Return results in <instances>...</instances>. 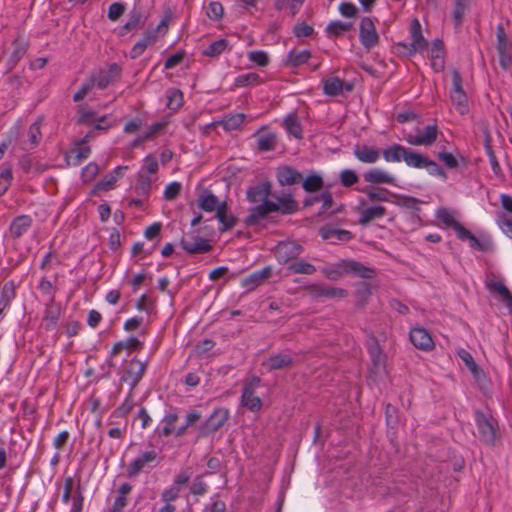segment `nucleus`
<instances>
[{
  "label": "nucleus",
  "mask_w": 512,
  "mask_h": 512,
  "mask_svg": "<svg viewBox=\"0 0 512 512\" xmlns=\"http://www.w3.org/2000/svg\"><path fill=\"white\" fill-rule=\"evenodd\" d=\"M276 178L281 186H291L303 180V176L291 166H280L276 170Z\"/></svg>",
  "instance_id": "22"
},
{
  "label": "nucleus",
  "mask_w": 512,
  "mask_h": 512,
  "mask_svg": "<svg viewBox=\"0 0 512 512\" xmlns=\"http://www.w3.org/2000/svg\"><path fill=\"white\" fill-rule=\"evenodd\" d=\"M305 0H275L274 7L276 10H283L286 7H289L291 10V14L294 16L299 11Z\"/></svg>",
  "instance_id": "60"
},
{
  "label": "nucleus",
  "mask_w": 512,
  "mask_h": 512,
  "mask_svg": "<svg viewBox=\"0 0 512 512\" xmlns=\"http://www.w3.org/2000/svg\"><path fill=\"white\" fill-rule=\"evenodd\" d=\"M260 378L253 376L244 384L241 395V404L252 412L259 411L262 407V401L258 396H255V390L260 385Z\"/></svg>",
  "instance_id": "6"
},
{
  "label": "nucleus",
  "mask_w": 512,
  "mask_h": 512,
  "mask_svg": "<svg viewBox=\"0 0 512 512\" xmlns=\"http://www.w3.org/2000/svg\"><path fill=\"white\" fill-rule=\"evenodd\" d=\"M169 16H165L160 23L152 29H148L143 37L135 43L130 50V58L137 59L140 57L146 48L156 43L160 36H164L168 31Z\"/></svg>",
  "instance_id": "1"
},
{
  "label": "nucleus",
  "mask_w": 512,
  "mask_h": 512,
  "mask_svg": "<svg viewBox=\"0 0 512 512\" xmlns=\"http://www.w3.org/2000/svg\"><path fill=\"white\" fill-rule=\"evenodd\" d=\"M167 108L173 111L180 109L184 103L183 92L177 88H169L166 91Z\"/></svg>",
  "instance_id": "45"
},
{
  "label": "nucleus",
  "mask_w": 512,
  "mask_h": 512,
  "mask_svg": "<svg viewBox=\"0 0 512 512\" xmlns=\"http://www.w3.org/2000/svg\"><path fill=\"white\" fill-rule=\"evenodd\" d=\"M277 200L278 202H274V206L276 207V212H280L282 215H291L299 208L297 201L293 199L291 194L278 197Z\"/></svg>",
  "instance_id": "36"
},
{
  "label": "nucleus",
  "mask_w": 512,
  "mask_h": 512,
  "mask_svg": "<svg viewBox=\"0 0 512 512\" xmlns=\"http://www.w3.org/2000/svg\"><path fill=\"white\" fill-rule=\"evenodd\" d=\"M496 50L499 58V65L508 70L512 64V41L508 38L503 24L496 28Z\"/></svg>",
  "instance_id": "2"
},
{
  "label": "nucleus",
  "mask_w": 512,
  "mask_h": 512,
  "mask_svg": "<svg viewBox=\"0 0 512 512\" xmlns=\"http://www.w3.org/2000/svg\"><path fill=\"white\" fill-rule=\"evenodd\" d=\"M41 121L37 120L29 126L27 131V139L20 142V148L28 151L34 149L41 141Z\"/></svg>",
  "instance_id": "27"
},
{
  "label": "nucleus",
  "mask_w": 512,
  "mask_h": 512,
  "mask_svg": "<svg viewBox=\"0 0 512 512\" xmlns=\"http://www.w3.org/2000/svg\"><path fill=\"white\" fill-rule=\"evenodd\" d=\"M276 212L273 201H264L257 206L249 209V214L244 219L247 227H254L262 224L263 221L270 219V213Z\"/></svg>",
  "instance_id": "9"
},
{
  "label": "nucleus",
  "mask_w": 512,
  "mask_h": 512,
  "mask_svg": "<svg viewBox=\"0 0 512 512\" xmlns=\"http://www.w3.org/2000/svg\"><path fill=\"white\" fill-rule=\"evenodd\" d=\"M353 24L340 20L332 21L326 27V34L329 38H337L352 29Z\"/></svg>",
  "instance_id": "44"
},
{
  "label": "nucleus",
  "mask_w": 512,
  "mask_h": 512,
  "mask_svg": "<svg viewBox=\"0 0 512 512\" xmlns=\"http://www.w3.org/2000/svg\"><path fill=\"white\" fill-rule=\"evenodd\" d=\"M302 251L303 247L300 244L294 241H286L280 242L276 246L275 255L280 263H288L297 260Z\"/></svg>",
  "instance_id": "13"
},
{
  "label": "nucleus",
  "mask_w": 512,
  "mask_h": 512,
  "mask_svg": "<svg viewBox=\"0 0 512 512\" xmlns=\"http://www.w3.org/2000/svg\"><path fill=\"white\" fill-rule=\"evenodd\" d=\"M151 190V180L149 177L139 175L135 185V193L143 198H147Z\"/></svg>",
  "instance_id": "59"
},
{
  "label": "nucleus",
  "mask_w": 512,
  "mask_h": 512,
  "mask_svg": "<svg viewBox=\"0 0 512 512\" xmlns=\"http://www.w3.org/2000/svg\"><path fill=\"white\" fill-rule=\"evenodd\" d=\"M272 274L270 267H264L261 270L254 271L242 280V286L247 290H253L268 279Z\"/></svg>",
  "instance_id": "29"
},
{
  "label": "nucleus",
  "mask_w": 512,
  "mask_h": 512,
  "mask_svg": "<svg viewBox=\"0 0 512 512\" xmlns=\"http://www.w3.org/2000/svg\"><path fill=\"white\" fill-rule=\"evenodd\" d=\"M359 39L361 44L367 50L375 47L379 43V35L376 31L374 21L370 17H363L359 26Z\"/></svg>",
  "instance_id": "10"
},
{
  "label": "nucleus",
  "mask_w": 512,
  "mask_h": 512,
  "mask_svg": "<svg viewBox=\"0 0 512 512\" xmlns=\"http://www.w3.org/2000/svg\"><path fill=\"white\" fill-rule=\"evenodd\" d=\"M146 371V363L133 358L129 363V368L126 370L127 378H132V387H135L142 379Z\"/></svg>",
  "instance_id": "37"
},
{
  "label": "nucleus",
  "mask_w": 512,
  "mask_h": 512,
  "mask_svg": "<svg viewBox=\"0 0 512 512\" xmlns=\"http://www.w3.org/2000/svg\"><path fill=\"white\" fill-rule=\"evenodd\" d=\"M292 365L293 359L287 353L272 354L267 361L263 363V366L266 367L268 371L280 370L291 367Z\"/></svg>",
  "instance_id": "30"
},
{
  "label": "nucleus",
  "mask_w": 512,
  "mask_h": 512,
  "mask_svg": "<svg viewBox=\"0 0 512 512\" xmlns=\"http://www.w3.org/2000/svg\"><path fill=\"white\" fill-rule=\"evenodd\" d=\"M142 21V13L140 10L133 9L130 12L128 21L119 29V36H125L128 32L136 29Z\"/></svg>",
  "instance_id": "48"
},
{
  "label": "nucleus",
  "mask_w": 512,
  "mask_h": 512,
  "mask_svg": "<svg viewBox=\"0 0 512 512\" xmlns=\"http://www.w3.org/2000/svg\"><path fill=\"white\" fill-rule=\"evenodd\" d=\"M246 119L244 113H235L225 115L221 121L216 124L221 125L225 131H233L238 129Z\"/></svg>",
  "instance_id": "39"
},
{
  "label": "nucleus",
  "mask_w": 512,
  "mask_h": 512,
  "mask_svg": "<svg viewBox=\"0 0 512 512\" xmlns=\"http://www.w3.org/2000/svg\"><path fill=\"white\" fill-rule=\"evenodd\" d=\"M255 136L257 137V148L261 152L272 151L277 145V135L274 132L266 131V127L259 129Z\"/></svg>",
  "instance_id": "25"
},
{
  "label": "nucleus",
  "mask_w": 512,
  "mask_h": 512,
  "mask_svg": "<svg viewBox=\"0 0 512 512\" xmlns=\"http://www.w3.org/2000/svg\"><path fill=\"white\" fill-rule=\"evenodd\" d=\"M224 8L222 4L218 1H211L208 4L206 15L209 19L213 21H218L223 17Z\"/></svg>",
  "instance_id": "62"
},
{
  "label": "nucleus",
  "mask_w": 512,
  "mask_h": 512,
  "mask_svg": "<svg viewBox=\"0 0 512 512\" xmlns=\"http://www.w3.org/2000/svg\"><path fill=\"white\" fill-rule=\"evenodd\" d=\"M409 339L415 348L422 351H431L435 347L432 336L422 327L412 328L409 333Z\"/></svg>",
  "instance_id": "14"
},
{
  "label": "nucleus",
  "mask_w": 512,
  "mask_h": 512,
  "mask_svg": "<svg viewBox=\"0 0 512 512\" xmlns=\"http://www.w3.org/2000/svg\"><path fill=\"white\" fill-rule=\"evenodd\" d=\"M387 214V209L382 205H376L364 208L360 211L358 223L361 226H366L368 223L375 219L384 217Z\"/></svg>",
  "instance_id": "33"
},
{
  "label": "nucleus",
  "mask_w": 512,
  "mask_h": 512,
  "mask_svg": "<svg viewBox=\"0 0 512 512\" xmlns=\"http://www.w3.org/2000/svg\"><path fill=\"white\" fill-rule=\"evenodd\" d=\"M475 421L482 440L494 444L498 436V423L493 416L477 411Z\"/></svg>",
  "instance_id": "3"
},
{
  "label": "nucleus",
  "mask_w": 512,
  "mask_h": 512,
  "mask_svg": "<svg viewBox=\"0 0 512 512\" xmlns=\"http://www.w3.org/2000/svg\"><path fill=\"white\" fill-rule=\"evenodd\" d=\"M392 202L399 207H403V208H407V209H411V210H415V211L420 210L419 205L422 203V201L419 200L418 198H415L412 196H407V195L396 194V193H395V195H393Z\"/></svg>",
  "instance_id": "46"
},
{
  "label": "nucleus",
  "mask_w": 512,
  "mask_h": 512,
  "mask_svg": "<svg viewBox=\"0 0 512 512\" xmlns=\"http://www.w3.org/2000/svg\"><path fill=\"white\" fill-rule=\"evenodd\" d=\"M323 92L327 96H338L343 92L344 81L338 77H330L322 80Z\"/></svg>",
  "instance_id": "40"
},
{
  "label": "nucleus",
  "mask_w": 512,
  "mask_h": 512,
  "mask_svg": "<svg viewBox=\"0 0 512 512\" xmlns=\"http://www.w3.org/2000/svg\"><path fill=\"white\" fill-rule=\"evenodd\" d=\"M287 270L293 274L313 275L316 272V267L303 259H297L288 264Z\"/></svg>",
  "instance_id": "43"
},
{
  "label": "nucleus",
  "mask_w": 512,
  "mask_h": 512,
  "mask_svg": "<svg viewBox=\"0 0 512 512\" xmlns=\"http://www.w3.org/2000/svg\"><path fill=\"white\" fill-rule=\"evenodd\" d=\"M228 46V40L221 38L211 43L202 54L206 57H218L222 54Z\"/></svg>",
  "instance_id": "51"
},
{
  "label": "nucleus",
  "mask_w": 512,
  "mask_h": 512,
  "mask_svg": "<svg viewBox=\"0 0 512 512\" xmlns=\"http://www.w3.org/2000/svg\"><path fill=\"white\" fill-rule=\"evenodd\" d=\"M90 152V147H81L77 145L66 154V161L68 165L79 166L83 160L89 157Z\"/></svg>",
  "instance_id": "38"
},
{
  "label": "nucleus",
  "mask_w": 512,
  "mask_h": 512,
  "mask_svg": "<svg viewBox=\"0 0 512 512\" xmlns=\"http://www.w3.org/2000/svg\"><path fill=\"white\" fill-rule=\"evenodd\" d=\"M132 486L129 483H123L119 486L117 490V496L114 500V503L111 507L114 511L123 512L124 508L128 504L127 495L131 492Z\"/></svg>",
  "instance_id": "41"
},
{
  "label": "nucleus",
  "mask_w": 512,
  "mask_h": 512,
  "mask_svg": "<svg viewBox=\"0 0 512 512\" xmlns=\"http://www.w3.org/2000/svg\"><path fill=\"white\" fill-rule=\"evenodd\" d=\"M61 315V305L55 302L54 296L51 297L49 303L46 304L44 315L42 318V325L45 330L50 331L55 329Z\"/></svg>",
  "instance_id": "20"
},
{
  "label": "nucleus",
  "mask_w": 512,
  "mask_h": 512,
  "mask_svg": "<svg viewBox=\"0 0 512 512\" xmlns=\"http://www.w3.org/2000/svg\"><path fill=\"white\" fill-rule=\"evenodd\" d=\"M261 82V78L257 73L250 72L247 74H241L235 78L234 85L236 87H245L252 84H258Z\"/></svg>",
  "instance_id": "57"
},
{
  "label": "nucleus",
  "mask_w": 512,
  "mask_h": 512,
  "mask_svg": "<svg viewBox=\"0 0 512 512\" xmlns=\"http://www.w3.org/2000/svg\"><path fill=\"white\" fill-rule=\"evenodd\" d=\"M410 34L412 42L409 45L400 44L401 46L408 49L409 54L421 52L427 48V41L422 35L421 25L418 19H414L411 22Z\"/></svg>",
  "instance_id": "15"
},
{
  "label": "nucleus",
  "mask_w": 512,
  "mask_h": 512,
  "mask_svg": "<svg viewBox=\"0 0 512 512\" xmlns=\"http://www.w3.org/2000/svg\"><path fill=\"white\" fill-rule=\"evenodd\" d=\"M363 178L365 182L372 184H395V178L379 168L367 170L364 172Z\"/></svg>",
  "instance_id": "31"
},
{
  "label": "nucleus",
  "mask_w": 512,
  "mask_h": 512,
  "mask_svg": "<svg viewBox=\"0 0 512 512\" xmlns=\"http://www.w3.org/2000/svg\"><path fill=\"white\" fill-rule=\"evenodd\" d=\"M317 202L318 203L322 202V206L318 211V215L322 216V215L326 214L332 208L333 203H334L332 193L330 191H323L322 193H320L318 195L307 197L304 200V206L310 207Z\"/></svg>",
  "instance_id": "24"
},
{
  "label": "nucleus",
  "mask_w": 512,
  "mask_h": 512,
  "mask_svg": "<svg viewBox=\"0 0 512 512\" xmlns=\"http://www.w3.org/2000/svg\"><path fill=\"white\" fill-rule=\"evenodd\" d=\"M228 205L226 201L221 202L219 209H217V213L215 217L221 224L219 228L220 232H224L232 229L238 222L237 217L234 215H228Z\"/></svg>",
  "instance_id": "34"
},
{
  "label": "nucleus",
  "mask_w": 512,
  "mask_h": 512,
  "mask_svg": "<svg viewBox=\"0 0 512 512\" xmlns=\"http://www.w3.org/2000/svg\"><path fill=\"white\" fill-rule=\"evenodd\" d=\"M470 2L471 0H455L452 19L456 27H461Z\"/></svg>",
  "instance_id": "47"
},
{
  "label": "nucleus",
  "mask_w": 512,
  "mask_h": 512,
  "mask_svg": "<svg viewBox=\"0 0 512 512\" xmlns=\"http://www.w3.org/2000/svg\"><path fill=\"white\" fill-rule=\"evenodd\" d=\"M271 193V185L269 182H261L247 190V199L252 203H263L269 201L268 196Z\"/></svg>",
  "instance_id": "28"
},
{
  "label": "nucleus",
  "mask_w": 512,
  "mask_h": 512,
  "mask_svg": "<svg viewBox=\"0 0 512 512\" xmlns=\"http://www.w3.org/2000/svg\"><path fill=\"white\" fill-rule=\"evenodd\" d=\"M229 410L224 407L216 408L212 414L201 424L199 437H207L218 431L228 420Z\"/></svg>",
  "instance_id": "5"
},
{
  "label": "nucleus",
  "mask_w": 512,
  "mask_h": 512,
  "mask_svg": "<svg viewBox=\"0 0 512 512\" xmlns=\"http://www.w3.org/2000/svg\"><path fill=\"white\" fill-rule=\"evenodd\" d=\"M381 154L387 162H400L403 160L407 166L412 167L417 152L400 144H392L383 149Z\"/></svg>",
  "instance_id": "8"
},
{
  "label": "nucleus",
  "mask_w": 512,
  "mask_h": 512,
  "mask_svg": "<svg viewBox=\"0 0 512 512\" xmlns=\"http://www.w3.org/2000/svg\"><path fill=\"white\" fill-rule=\"evenodd\" d=\"M208 473L197 475L192 484L190 485V493L195 496H202L207 493L208 485L204 482L203 478Z\"/></svg>",
  "instance_id": "58"
},
{
  "label": "nucleus",
  "mask_w": 512,
  "mask_h": 512,
  "mask_svg": "<svg viewBox=\"0 0 512 512\" xmlns=\"http://www.w3.org/2000/svg\"><path fill=\"white\" fill-rule=\"evenodd\" d=\"M438 127L437 125H427L424 127L423 132L417 135L409 134L406 141L410 145L415 146H431L437 139Z\"/></svg>",
  "instance_id": "17"
},
{
  "label": "nucleus",
  "mask_w": 512,
  "mask_h": 512,
  "mask_svg": "<svg viewBox=\"0 0 512 512\" xmlns=\"http://www.w3.org/2000/svg\"><path fill=\"white\" fill-rule=\"evenodd\" d=\"M180 245L188 254H205L212 250L208 240L194 234L182 237Z\"/></svg>",
  "instance_id": "11"
},
{
  "label": "nucleus",
  "mask_w": 512,
  "mask_h": 512,
  "mask_svg": "<svg viewBox=\"0 0 512 512\" xmlns=\"http://www.w3.org/2000/svg\"><path fill=\"white\" fill-rule=\"evenodd\" d=\"M311 52L310 50L304 49V50H297L293 49L291 50L285 60H284V66L289 68H298L304 64H306L309 59L311 58Z\"/></svg>",
  "instance_id": "32"
},
{
  "label": "nucleus",
  "mask_w": 512,
  "mask_h": 512,
  "mask_svg": "<svg viewBox=\"0 0 512 512\" xmlns=\"http://www.w3.org/2000/svg\"><path fill=\"white\" fill-rule=\"evenodd\" d=\"M353 155L361 163L374 164L379 160L381 150L367 144H356L353 148Z\"/></svg>",
  "instance_id": "19"
},
{
  "label": "nucleus",
  "mask_w": 512,
  "mask_h": 512,
  "mask_svg": "<svg viewBox=\"0 0 512 512\" xmlns=\"http://www.w3.org/2000/svg\"><path fill=\"white\" fill-rule=\"evenodd\" d=\"M342 260L335 264L333 267H324L321 269L322 274L329 280L337 281L343 275H345L344 269L342 268Z\"/></svg>",
  "instance_id": "61"
},
{
  "label": "nucleus",
  "mask_w": 512,
  "mask_h": 512,
  "mask_svg": "<svg viewBox=\"0 0 512 512\" xmlns=\"http://www.w3.org/2000/svg\"><path fill=\"white\" fill-rule=\"evenodd\" d=\"M198 205L203 211L217 213L221 202L210 190L204 189L198 197Z\"/></svg>",
  "instance_id": "35"
},
{
  "label": "nucleus",
  "mask_w": 512,
  "mask_h": 512,
  "mask_svg": "<svg viewBox=\"0 0 512 512\" xmlns=\"http://www.w3.org/2000/svg\"><path fill=\"white\" fill-rule=\"evenodd\" d=\"M487 288L502 296L507 307L512 308V295L509 289L501 281H491L487 283Z\"/></svg>",
  "instance_id": "49"
},
{
  "label": "nucleus",
  "mask_w": 512,
  "mask_h": 512,
  "mask_svg": "<svg viewBox=\"0 0 512 512\" xmlns=\"http://www.w3.org/2000/svg\"><path fill=\"white\" fill-rule=\"evenodd\" d=\"M339 180L343 187L350 188L360 180L358 174L352 169H343L339 173Z\"/></svg>",
  "instance_id": "53"
},
{
  "label": "nucleus",
  "mask_w": 512,
  "mask_h": 512,
  "mask_svg": "<svg viewBox=\"0 0 512 512\" xmlns=\"http://www.w3.org/2000/svg\"><path fill=\"white\" fill-rule=\"evenodd\" d=\"M458 355L462 359V361L465 363L467 368L471 371L473 376L475 378H479L480 374L482 373V370L478 367V365L474 361L472 355L463 349L458 353Z\"/></svg>",
  "instance_id": "55"
},
{
  "label": "nucleus",
  "mask_w": 512,
  "mask_h": 512,
  "mask_svg": "<svg viewBox=\"0 0 512 512\" xmlns=\"http://www.w3.org/2000/svg\"><path fill=\"white\" fill-rule=\"evenodd\" d=\"M341 266L345 274H352L362 279H372L377 274L374 268L365 266L361 262L353 259L342 260Z\"/></svg>",
  "instance_id": "18"
},
{
  "label": "nucleus",
  "mask_w": 512,
  "mask_h": 512,
  "mask_svg": "<svg viewBox=\"0 0 512 512\" xmlns=\"http://www.w3.org/2000/svg\"><path fill=\"white\" fill-rule=\"evenodd\" d=\"M368 352L372 359V362L375 366H379L384 362V355L382 352V349L377 341L376 338H372L369 346H368Z\"/></svg>",
  "instance_id": "52"
},
{
  "label": "nucleus",
  "mask_w": 512,
  "mask_h": 512,
  "mask_svg": "<svg viewBox=\"0 0 512 512\" xmlns=\"http://www.w3.org/2000/svg\"><path fill=\"white\" fill-rule=\"evenodd\" d=\"M324 181L318 174H311L302 180V187L306 192L312 193L323 188Z\"/></svg>",
  "instance_id": "50"
},
{
  "label": "nucleus",
  "mask_w": 512,
  "mask_h": 512,
  "mask_svg": "<svg viewBox=\"0 0 512 512\" xmlns=\"http://www.w3.org/2000/svg\"><path fill=\"white\" fill-rule=\"evenodd\" d=\"M33 219L29 215H19L15 217L10 223L8 231L5 233L6 237L11 239L21 238L32 227Z\"/></svg>",
  "instance_id": "16"
},
{
  "label": "nucleus",
  "mask_w": 512,
  "mask_h": 512,
  "mask_svg": "<svg viewBox=\"0 0 512 512\" xmlns=\"http://www.w3.org/2000/svg\"><path fill=\"white\" fill-rule=\"evenodd\" d=\"M469 245L474 250L481 251V252H487V251L492 250V248H493V243H492L491 239L485 238L483 240H480L474 234L469 241Z\"/></svg>",
  "instance_id": "63"
},
{
  "label": "nucleus",
  "mask_w": 512,
  "mask_h": 512,
  "mask_svg": "<svg viewBox=\"0 0 512 512\" xmlns=\"http://www.w3.org/2000/svg\"><path fill=\"white\" fill-rule=\"evenodd\" d=\"M178 419L179 417L178 414L176 413H169L165 415L164 418L162 419V423H164L165 425L162 428V430L158 432L159 436L168 437L172 433L175 434L174 424L178 421Z\"/></svg>",
  "instance_id": "54"
},
{
  "label": "nucleus",
  "mask_w": 512,
  "mask_h": 512,
  "mask_svg": "<svg viewBox=\"0 0 512 512\" xmlns=\"http://www.w3.org/2000/svg\"><path fill=\"white\" fill-rule=\"evenodd\" d=\"M308 294L314 298H346L348 291L343 288L331 287L324 284H310L305 287Z\"/></svg>",
  "instance_id": "12"
},
{
  "label": "nucleus",
  "mask_w": 512,
  "mask_h": 512,
  "mask_svg": "<svg viewBox=\"0 0 512 512\" xmlns=\"http://www.w3.org/2000/svg\"><path fill=\"white\" fill-rule=\"evenodd\" d=\"M284 127L289 134H291L297 139H302V127L295 113H290L284 118Z\"/></svg>",
  "instance_id": "42"
},
{
  "label": "nucleus",
  "mask_w": 512,
  "mask_h": 512,
  "mask_svg": "<svg viewBox=\"0 0 512 512\" xmlns=\"http://www.w3.org/2000/svg\"><path fill=\"white\" fill-rule=\"evenodd\" d=\"M358 191L364 193L370 202H390L395 193L378 186H367Z\"/></svg>",
  "instance_id": "26"
},
{
  "label": "nucleus",
  "mask_w": 512,
  "mask_h": 512,
  "mask_svg": "<svg viewBox=\"0 0 512 512\" xmlns=\"http://www.w3.org/2000/svg\"><path fill=\"white\" fill-rule=\"evenodd\" d=\"M450 98L461 114H465L467 112L468 98L463 89L462 76L457 69L452 71V89L450 92Z\"/></svg>",
  "instance_id": "7"
},
{
  "label": "nucleus",
  "mask_w": 512,
  "mask_h": 512,
  "mask_svg": "<svg viewBox=\"0 0 512 512\" xmlns=\"http://www.w3.org/2000/svg\"><path fill=\"white\" fill-rule=\"evenodd\" d=\"M436 216L444 225L452 229L459 223L447 208L438 209Z\"/></svg>",
  "instance_id": "64"
},
{
  "label": "nucleus",
  "mask_w": 512,
  "mask_h": 512,
  "mask_svg": "<svg viewBox=\"0 0 512 512\" xmlns=\"http://www.w3.org/2000/svg\"><path fill=\"white\" fill-rule=\"evenodd\" d=\"M319 235L324 240H329L332 244L338 242H348L352 239L353 234L345 229H336L330 226H323L319 229Z\"/></svg>",
  "instance_id": "23"
},
{
  "label": "nucleus",
  "mask_w": 512,
  "mask_h": 512,
  "mask_svg": "<svg viewBox=\"0 0 512 512\" xmlns=\"http://www.w3.org/2000/svg\"><path fill=\"white\" fill-rule=\"evenodd\" d=\"M413 168H425L432 176H437L443 180L447 179V174L444 169L435 161L417 152Z\"/></svg>",
  "instance_id": "21"
},
{
  "label": "nucleus",
  "mask_w": 512,
  "mask_h": 512,
  "mask_svg": "<svg viewBox=\"0 0 512 512\" xmlns=\"http://www.w3.org/2000/svg\"><path fill=\"white\" fill-rule=\"evenodd\" d=\"M201 418V414L196 410H191L186 415V422L184 425L180 426L175 430V436L180 437L183 436L186 432L189 426L195 424L198 422Z\"/></svg>",
  "instance_id": "56"
},
{
  "label": "nucleus",
  "mask_w": 512,
  "mask_h": 512,
  "mask_svg": "<svg viewBox=\"0 0 512 512\" xmlns=\"http://www.w3.org/2000/svg\"><path fill=\"white\" fill-rule=\"evenodd\" d=\"M160 460L159 453L154 448L144 451L129 463L126 470L127 476L136 477L145 467H155Z\"/></svg>",
  "instance_id": "4"
}]
</instances>
